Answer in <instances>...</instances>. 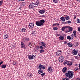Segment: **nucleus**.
Returning a JSON list of instances; mask_svg holds the SVG:
<instances>
[{
    "label": "nucleus",
    "instance_id": "f257e3e1",
    "mask_svg": "<svg viewBox=\"0 0 80 80\" xmlns=\"http://www.w3.org/2000/svg\"><path fill=\"white\" fill-rule=\"evenodd\" d=\"M73 72L71 71H68L65 72V75L66 78L63 79V80H69V79L72 78L73 76Z\"/></svg>",
    "mask_w": 80,
    "mask_h": 80
},
{
    "label": "nucleus",
    "instance_id": "f03ea898",
    "mask_svg": "<svg viewBox=\"0 0 80 80\" xmlns=\"http://www.w3.org/2000/svg\"><path fill=\"white\" fill-rule=\"evenodd\" d=\"M45 20L43 19L40 20V21H37L36 22V24L37 26L38 27H41L43 25L44 23H45Z\"/></svg>",
    "mask_w": 80,
    "mask_h": 80
},
{
    "label": "nucleus",
    "instance_id": "7ed1b4c3",
    "mask_svg": "<svg viewBox=\"0 0 80 80\" xmlns=\"http://www.w3.org/2000/svg\"><path fill=\"white\" fill-rule=\"evenodd\" d=\"M35 7V4L34 3L32 2V3H30L29 5V8L30 9H33Z\"/></svg>",
    "mask_w": 80,
    "mask_h": 80
},
{
    "label": "nucleus",
    "instance_id": "20e7f679",
    "mask_svg": "<svg viewBox=\"0 0 80 80\" xmlns=\"http://www.w3.org/2000/svg\"><path fill=\"white\" fill-rule=\"evenodd\" d=\"M28 56L29 60H33V59L35 57V56H34V55H28Z\"/></svg>",
    "mask_w": 80,
    "mask_h": 80
},
{
    "label": "nucleus",
    "instance_id": "39448f33",
    "mask_svg": "<svg viewBox=\"0 0 80 80\" xmlns=\"http://www.w3.org/2000/svg\"><path fill=\"white\" fill-rule=\"evenodd\" d=\"M56 55H57V56H60L61 55H62V51L61 50H58L57 52H56Z\"/></svg>",
    "mask_w": 80,
    "mask_h": 80
},
{
    "label": "nucleus",
    "instance_id": "423d86ee",
    "mask_svg": "<svg viewBox=\"0 0 80 80\" xmlns=\"http://www.w3.org/2000/svg\"><path fill=\"white\" fill-rule=\"evenodd\" d=\"M29 28H30L31 29L33 28L34 27V23L32 22L30 23L28 26Z\"/></svg>",
    "mask_w": 80,
    "mask_h": 80
},
{
    "label": "nucleus",
    "instance_id": "0eeeda50",
    "mask_svg": "<svg viewBox=\"0 0 80 80\" xmlns=\"http://www.w3.org/2000/svg\"><path fill=\"white\" fill-rule=\"evenodd\" d=\"M48 71L49 73H52L53 72V69H52V68L51 67H49L48 68Z\"/></svg>",
    "mask_w": 80,
    "mask_h": 80
},
{
    "label": "nucleus",
    "instance_id": "6e6552de",
    "mask_svg": "<svg viewBox=\"0 0 80 80\" xmlns=\"http://www.w3.org/2000/svg\"><path fill=\"white\" fill-rule=\"evenodd\" d=\"M38 65V68L40 69H42V70H44V69H45V68L44 66L42 65V64H39Z\"/></svg>",
    "mask_w": 80,
    "mask_h": 80
},
{
    "label": "nucleus",
    "instance_id": "1a4fd4ad",
    "mask_svg": "<svg viewBox=\"0 0 80 80\" xmlns=\"http://www.w3.org/2000/svg\"><path fill=\"white\" fill-rule=\"evenodd\" d=\"M78 51L77 50L74 49L72 51V53L73 55H77L78 53Z\"/></svg>",
    "mask_w": 80,
    "mask_h": 80
},
{
    "label": "nucleus",
    "instance_id": "9d476101",
    "mask_svg": "<svg viewBox=\"0 0 80 80\" xmlns=\"http://www.w3.org/2000/svg\"><path fill=\"white\" fill-rule=\"evenodd\" d=\"M64 61V58L63 57H61L59 59V62H62Z\"/></svg>",
    "mask_w": 80,
    "mask_h": 80
},
{
    "label": "nucleus",
    "instance_id": "9b49d317",
    "mask_svg": "<svg viewBox=\"0 0 80 80\" xmlns=\"http://www.w3.org/2000/svg\"><path fill=\"white\" fill-rule=\"evenodd\" d=\"M31 35L32 36H36L37 35V32L34 31H32V33H31Z\"/></svg>",
    "mask_w": 80,
    "mask_h": 80
},
{
    "label": "nucleus",
    "instance_id": "f8f14e48",
    "mask_svg": "<svg viewBox=\"0 0 80 80\" xmlns=\"http://www.w3.org/2000/svg\"><path fill=\"white\" fill-rule=\"evenodd\" d=\"M45 12V10L43 9L40 10L39 11V12L40 13H41V14H43V13H44Z\"/></svg>",
    "mask_w": 80,
    "mask_h": 80
},
{
    "label": "nucleus",
    "instance_id": "ddd939ff",
    "mask_svg": "<svg viewBox=\"0 0 80 80\" xmlns=\"http://www.w3.org/2000/svg\"><path fill=\"white\" fill-rule=\"evenodd\" d=\"M8 38V34L5 33L4 36V38L5 40H7Z\"/></svg>",
    "mask_w": 80,
    "mask_h": 80
},
{
    "label": "nucleus",
    "instance_id": "4468645a",
    "mask_svg": "<svg viewBox=\"0 0 80 80\" xmlns=\"http://www.w3.org/2000/svg\"><path fill=\"white\" fill-rule=\"evenodd\" d=\"M64 18H65V19H66V20H70V17L67 15H65V17H64Z\"/></svg>",
    "mask_w": 80,
    "mask_h": 80
},
{
    "label": "nucleus",
    "instance_id": "2eb2a0df",
    "mask_svg": "<svg viewBox=\"0 0 80 80\" xmlns=\"http://www.w3.org/2000/svg\"><path fill=\"white\" fill-rule=\"evenodd\" d=\"M41 45L42 46H43L44 48H45L46 47V44L44 42H41Z\"/></svg>",
    "mask_w": 80,
    "mask_h": 80
},
{
    "label": "nucleus",
    "instance_id": "dca6fc26",
    "mask_svg": "<svg viewBox=\"0 0 80 80\" xmlns=\"http://www.w3.org/2000/svg\"><path fill=\"white\" fill-rule=\"evenodd\" d=\"M67 68H64L62 70V72L63 73H65L67 72Z\"/></svg>",
    "mask_w": 80,
    "mask_h": 80
},
{
    "label": "nucleus",
    "instance_id": "f3484780",
    "mask_svg": "<svg viewBox=\"0 0 80 80\" xmlns=\"http://www.w3.org/2000/svg\"><path fill=\"white\" fill-rule=\"evenodd\" d=\"M68 28L69 31L72 32L73 30V28L70 26H68Z\"/></svg>",
    "mask_w": 80,
    "mask_h": 80
},
{
    "label": "nucleus",
    "instance_id": "a211bd4d",
    "mask_svg": "<svg viewBox=\"0 0 80 80\" xmlns=\"http://www.w3.org/2000/svg\"><path fill=\"white\" fill-rule=\"evenodd\" d=\"M34 4H35V5H37V6H38L39 5V2H38L37 1H34Z\"/></svg>",
    "mask_w": 80,
    "mask_h": 80
},
{
    "label": "nucleus",
    "instance_id": "6ab92c4d",
    "mask_svg": "<svg viewBox=\"0 0 80 80\" xmlns=\"http://www.w3.org/2000/svg\"><path fill=\"white\" fill-rule=\"evenodd\" d=\"M43 72V71L42 70L40 69L38 70V73L39 74H40V73H42Z\"/></svg>",
    "mask_w": 80,
    "mask_h": 80
},
{
    "label": "nucleus",
    "instance_id": "aec40b11",
    "mask_svg": "<svg viewBox=\"0 0 80 80\" xmlns=\"http://www.w3.org/2000/svg\"><path fill=\"white\" fill-rule=\"evenodd\" d=\"M60 19L62 22H65V17H61L60 18Z\"/></svg>",
    "mask_w": 80,
    "mask_h": 80
},
{
    "label": "nucleus",
    "instance_id": "412c9836",
    "mask_svg": "<svg viewBox=\"0 0 80 80\" xmlns=\"http://www.w3.org/2000/svg\"><path fill=\"white\" fill-rule=\"evenodd\" d=\"M21 45H22L21 47V48H24V47H25V44H24V43H23V42H21Z\"/></svg>",
    "mask_w": 80,
    "mask_h": 80
},
{
    "label": "nucleus",
    "instance_id": "4be33fe9",
    "mask_svg": "<svg viewBox=\"0 0 80 80\" xmlns=\"http://www.w3.org/2000/svg\"><path fill=\"white\" fill-rule=\"evenodd\" d=\"M67 28H68V26H66L64 27H62V28L61 30H62V31H64V30H65V29H66Z\"/></svg>",
    "mask_w": 80,
    "mask_h": 80
},
{
    "label": "nucleus",
    "instance_id": "5701e85b",
    "mask_svg": "<svg viewBox=\"0 0 80 80\" xmlns=\"http://www.w3.org/2000/svg\"><path fill=\"white\" fill-rule=\"evenodd\" d=\"M59 38L60 39V40H63L65 37L63 36H61L59 37Z\"/></svg>",
    "mask_w": 80,
    "mask_h": 80
},
{
    "label": "nucleus",
    "instance_id": "b1692460",
    "mask_svg": "<svg viewBox=\"0 0 80 80\" xmlns=\"http://www.w3.org/2000/svg\"><path fill=\"white\" fill-rule=\"evenodd\" d=\"M26 31V29L25 28H22L21 29V32L22 33H24Z\"/></svg>",
    "mask_w": 80,
    "mask_h": 80
},
{
    "label": "nucleus",
    "instance_id": "393cba45",
    "mask_svg": "<svg viewBox=\"0 0 80 80\" xmlns=\"http://www.w3.org/2000/svg\"><path fill=\"white\" fill-rule=\"evenodd\" d=\"M67 44L69 47H73V44H72V43L68 42Z\"/></svg>",
    "mask_w": 80,
    "mask_h": 80
},
{
    "label": "nucleus",
    "instance_id": "a878e982",
    "mask_svg": "<svg viewBox=\"0 0 80 80\" xmlns=\"http://www.w3.org/2000/svg\"><path fill=\"white\" fill-rule=\"evenodd\" d=\"M73 33H74V37L75 38H77V36H76V31H73Z\"/></svg>",
    "mask_w": 80,
    "mask_h": 80
},
{
    "label": "nucleus",
    "instance_id": "bb28decb",
    "mask_svg": "<svg viewBox=\"0 0 80 80\" xmlns=\"http://www.w3.org/2000/svg\"><path fill=\"white\" fill-rule=\"evenodd\" d=\"M70 61H67V60H66V62H64V65H66V64H68Z\"/></svg>",
    "mask_w": 80,
    "mask_h": 80
},
{
    "label": "nucleus",
    "instance_id": "cd10ccee",
    "mask_svg": "<svg viewBox=\"0 0 80 80\" xmlns=\"http://www.w3.org/2000/svg\"><path fill=\"white\" fill-rule=\"evenodd\" d=\"M72 64H73V62H69V63L67 64V65L71 66V65H72Z\"/></svg>",
    "mask_w": 80,
    "mask_h": 80
},
{
    "label": "nucleus",
    "instance_id": "c85d7f7f",
    "mask_svg": "<svg viewBox=\"0 0 80 80\" xmlns=\"http://www.w3.org/2000/svg\"><path fill=\"white\" fill-rule=\"evenodd\" d=\"M7 67L6 65H3L1 66V68H6V67Z\"/></svg>",
    "mask_w": 80,
    "mask_h": 80
},
{
    "label": "nucleus",
    "instance_id": "c756f323",
    "mask_svg": "<svg viewBox=\"0 0 80 80\" xmlns=\"http://www.w3.org/2000/svg\"><path fill=\"white\" fill-rule=\"evenodd\" d=\"M58 0H53V2L54 3H57L58 2Z\"/></svg>",
    "mask_w": 80,
    "mask_h": 80
},
{
    "label": "nucleus",
    "instance_id": "7c9ffc66",
    "mask_svg": "<svg viewBox=\"0 0 80 80\" xmlns=\"http://www.w3.org/2000/svg\"><path fill=\"white\" fill-rule=\"evenodd\" d=\"M67 38L70 40H72V38L70 37V36H68L67 37Z\"/></svg>",
    "mask_w": 80,
    "mask_h": 80
},
{
    "label": "nucleus",
    "instance_id": "2f4dec72",
    "mask_svg": "<svg viewBox=\"0 0 80 80\" xmlns=\"http://www.w3.org/2000/svg\"><path fill=\"white\" fill-rule=\"evenodd\" d=\"M53 29L54 30H58V28L57 27H54L53 28Z\"/></svg>",
    "mask_w": 80,
    "mask_h": 80
},
{
    "label": "nucleus",
    "instance_id": "473e14b6",
    "mask_svg": "<svg viewBox=\"0 0 80 80\" xmlns=\"http://www.w3.org/2000/svg\"><path fill=\"white\" fill-rule=\"evenodd\" d=\"M77 23H80V19H77Z\"/></svg>",
    "mask_w": 80,
    "mask_h": 80
},
{
    "label": "nucleus",
    "instance_id": "72a5a7b5",
    "mask_svg": "<svg viewBox=\"0 0 80 80\" xmlns=\"http://www.w3.org/2000/svg\"><path fill=\"white\" fill-rule=\"evenodd\" d=\"M39 52L40 53H43L44 52V50L42 49L40 50Z\"/></svg>",
    "mask_w": 80,
    "mask_h": 80
},
{
    "label": "nucleus",
    "instance_id": "f704fd0d",
    "mask_svg": "<svg viewBox=\"0 0 80 80\" xmlns=\"http://www.w3.org/2000/svg\"><path fill=\"white\" fill-rule=\"evenodd\" d=\"M3 1L2 0L0 1V6H1L3 4Z\"/></svg>",
    "mask_w": 80,
    "mask_h": 80
},
{
    "label": "nucleus",
    "instance_id": "c9c22d12",
    "mask_svg": "<svg viewBox=\"0 0 80 80\" xmlns=\"http://www.w3.org/2000/svg\"><path fill=\"white\" fill-rule=\"evenodd\" d=\"M67 23L68 24H70V23H72V22H71V21H70V20H68V21L67 22Z\"/></svg>",
    "mask_w": 80,
    "mask_h": 80
},
{
    "label": "nucleus",
    "instance_id": "e433bc0d",
    "mask_svg": "<svg viewBox=\"0 0 80 80\" xmlns=\"http://www.w3.org/2000/svg\"><path fill=\"white\" fill-rule=\"evenodd\" d=\"M41 75V76H42V77H43V76H44V75H45V73L44 72V73H42V74Z\"/></svg>",
    "mask_w": 80,
    "mask_h": 80
},
{
    "label": "nucleus",
    "instance_id": "4c0bfd02",
    "mask_svg": "<svg viewBox=\"0 0 80 80\" xmlns=\"http://www.w3.org/2000/svg\"><path fill=\"white\" fill-rule=\"evenodd\" d=\"M36 48L37 49H39V48H40V46H37L36 47Z\"/></svg>",
    "mask_w": 80,
    "mask_h": 80
},
{
    "label": "nucleus",
    "instance_id": "58836bf2",
    "mask_svg": "<svg viewBox=\"0 0 80 80\" xmlns=\"http://www.w3.org/2000/svg\"><path fill=\"white\" fill-rule=\"evenodd\" d=\"M33 76V75L32 74V73H30L29 75V76L30 77H32Z\"/></svg>",
    "mask_w": 80,
    "mask_h": 80
},
{
    "label": "nucleus",
    "instance_id": "ea45409f",
    "mask_svg": "<svg viewBox=\"0 0 80 80\" xmlns=\"http://www.w3.org/2000/svg\"><path fill=\"white\" fill-rule=\"evenodd\" d=\"M26 41H29V38H26L25 39Z\"/></svg>",
    "mask_w": 80,
    "mask_h": 80
},
{
    "label": "nucleus",
    "instance_id": "a19ab883",
    "mask_svg": "<svg viewBox=\"0 0 80 80\" xmlns=\"http://www.w3.org/2000/svg\"><path fill=\"white\" fill-rule=\"evenodd\" d=\"M43 47H43L42 46H39V48H40V49H43Z\"/></svg>",
    "mask_w": 80,
    "mask_h": 80
},
{
    "label": "nucleus",
    "instance_id": "79ce46f5",
    "mask_svg": "<svg viewBox=\"0 0 80 80\" xmlns=\"http://www.w3.org/2000/svg\"><path fill=\"white\" fill-rule=\"evenodd\" d=\"M74 70H75V71H77L78 70V67H76L75 69Z\"/></svg>",
    "mask_w": 80,
    "mask_h": 80
},
{
    "label": "nucleus",
    "instance_id": "37998d69",
    "mask_svg": "<svg viewBox=\"0 0 80 80\" xmlns=\"http://www.w3.org/2000/svg\"><path fill=\"white\" fill-rule=\"evenodd\" d=\"M65 33H68L69 32V31L68 30H67L66 31H64Z\"/></svg>",
    "mask_w": 80,
    "mask_h": 80
},
{
    "label": "nucleus",
    "instance_id": "c03bdc74",
    "mask_svg": "<svg viewBox=\"0 0 80 80\" xmlns=\"http://www.w3.org/2000/svg\"><path fill=\"white\" fill-rule=\"evenodd\" d=\"M13 64L14 65H15V64H16V62H15V61H13Z\"/></svg>",
    "mask_w": 80,
    "mask_h": 80
},
{
    "label": "nucleus",
    "instance_id": "a18cd8bd",
    "mask_svg": "<svg viewBox=\"0 0 80 80\" xmlns=\"http://www.w3.org/2000/svg\"><path fill=\"white\" fill-rule=\"evenodd\" d=\"M76 46H78V45H79V44L78 43V42H77L76 43Z\"/></svg>",
    "mask_w": 80,
    "mask_h": 80
},
{
    "label": "nucleus",
    "instance_id": "49530a36",
    "mask_svg": "<svg viewBox=\"0 0 80 80\" xmlns=\"http://www.w3.org/2000/svg\"><path fill=\"white\" fill-rule=\"evenodd\" d=\"M22 4H23V5H24L25 6L26 5V3L25 2H22Z\"/></svg>",
    "mask_w": 80,
    "mask_h": 80
},
{
    "label": "nucleus",
    "instance_id": "de8ad7c7",
    "mask_svg": "<svg viewBox=\"0 0 80 80\" xmlns=\"http://www.w3.org/2000/svg\"><path fill=\"white\" fill-rule=\"evenodd\" d=\"M3 63V61H2L0 62V65H2V64Z\"/></svg>",
    "mask_w": 80,
    "mask_h": 80
},
{
    "label": "nucleus",
    "instance_id": "09e8293b",
    "mask_svg": "<svg viewBox=\"0 0 80 80\" xmlns=\"http://www.w3.org/2000/svg\"><path fill=\"white\" fill-rule=\"evenodd\" d=\"M56 25H57V24L56 23H55L53 24V27H55Z\"/></svg>",
    "mask_w": 80,
    "mask_h": 80
},
{
    "label": "nucleus",
    "instance_id": "8fccbe9b",
    "mask_svg": "<svg viewBox=\"0 0 80 80\" xmlns=\"http://www.w3.org/2000/svg\"><path fill=\"white\" fill-rule=\"evenodd\" d=\"M75 58L76 59H78V56H76L75 57Z\"/></svg>",
    "mask_w": 80,
    "mask_h": 80
},
{
    "label": "nucleus",
    "instance_id": "3c124183",
    "mask_svg": "<svg viewBox=\"0 0 80 80\" xmlns=\"http://www.w3.org/2000/svg\"><path fill=\"white\" fill-rule=\"evenodd\" d=\"M78 31H79L80 32V28L79 27L78 28Z\"/></svg>",
    "mask_w": 80,
    "mask_h": 80
},
{
    "label": "nucleus",
    "instance_id": "603ef678",
    "mask_svg": "<svg viewBox=\"0 0 80 80\" xmlns=\"http://www.w3.org/2000/svg\"><path fill=\"white\" fill-rule=\"evenodd\" d=\"M76 17H77V16H76V15H75V16L74 17V18L75 20V19H76Z\"/></svg>",
    "mask_w": 80,
    "mask_h": 80
},
{
    "label": "nucleus",
    "instance_id": "864d4df0",
    "mask_svg": "<svg viewBox=\"0 0 80 80\" xmlns=\"http://www.w3.org/2000/svg\"><path fill=\"white\" fill-rule=\"evenodd\" d=\"M56 25L57 26H58V25H59V23H56Z\"/></svg>",
    "mask_w": 80,
    "mask_h": 80
},
{
    "label": "nucleus",
    "instance_id": "5fc2aeb1",
    "mask_svg": "<svg viewBox=\"0 0 80 80\" xmlns=\"http://www.w3.org/2000/svg\"><path fill=\"white\" fill-rule=\"evenodd\" d=\"M67 43H68L66 41V42H64V44H67Z\"/></svg>",
    "mask_w": 80,
    "mask_h": 80
},
{
    "label": "nucleus",
    "instance_id": "6e6d98bb",
    "mask_svg": "<svg viewBox=\"0 0 80 80\" xmlns=\"http://www.w3.org/2000/svg\"><path fill=\"white\" fill-rule=\"evenodd\" d=\"M64 23H65V24H67L68 23H67V22H64Z\"/></svg>",
    "mask_w": 80,
    "mask_h": 80
},
{
    "label": "nucleus",
    "instance_id": "4d7b16f0",
    "mask_svg": "<svg viewBox=\"0 0 80 80\" xmlns=\"http://www.w3.org/2000/svg\"><path fill=\"white\" fill-rule=\"evenodd\" d=\"M42 17H45V15H43L42 16Z\"/></svg>",
    "mask_w": 80,
    "mask_h": 80
},
{
    "label": "nucleus",
    "instance_id": "13d9d810",
    "mask_svg": "<svg viewBox=\"0 0 80 80\" xmlns=\"http://www.w3.org/2000/svg\"><path fill=\"white\" fill-rule=\"evenodd\" d=\"M73 37H72L71 38V40H73Z\"/></svg>",
    "mask_w": 80,
    "mask_h": 80
},
{
    "label": "nucleus",
    "instance_id": "bf43d9fd",
    "mask_svg": "<svg viewBox=\"0 0 80 80\" xmlns=\"http://www.w3.org/2000/svg\"><path fill=\"white\" fill-rule=\"evenodd\" d=\"M18 1H23V0H18Z\"/></svg>",
    "mask_w": 80,
    "mask_h": 80
},
{
    "label": "nucleus",
    "instance_id": "052dcab7",
    "mask_svg": "<svg viewBox=\"0 0 80 80\" xmlns=\"http://www.w3.org/2000/svg\"><path fill=\"white\" fill-rule=\"evenodd\" d=\"M24 6H25L24 5L22 4V7H24Z\"/></svg>",
    "mask_w": 80,
    "mask_h": 80
},
{
    "label": "nucleus",
    "instance_id": "680f3d73",
    "mask_svg": "<svg viewBox=\"0 0 80 80\" xmlns=\"http://www.w3.org/2000/svg\"><path fill=\"white\" fill-rule=\"evenodd\" d=\"M63 23H64V22H62V24H63Z\"/></svg>",
    "mask_w": 80,
    "mask_h": 80
},
{
    "label": "nucleus",
    "instance_id": "e2e57ef3",
    "mask_svg": "<svg viewBox=\"0 0 80 80\" xmlns=\"http://www.w3.org/2000/svg\"><path fill=\"white\" fill-rule=\"evenodd\" d=\"M79 68H80V64L79 65Z\"/></svg>",
    "mask_w": 80,
    "mask_h": 80
},
{
    "label": "nucleus",
    "instance_id": "0e129e2a",
    "mask_svg": "<svg viewBox=\"0 0 80 80\" xmlns=\"http://www.w3.org/2000/svg\"><path fill=\"white\" fill-rule=\"evenodd\" d=\"M77 1H78V2H80V0H77Z\"/></svg>",
    "mask_w": 80,
    "mask_h": 80
},
{
    "label": "nucleus",
    "instance_id": "69168bd1",
    "mask_svg": "<svg viewBox=\"0 0 80 80\" xmlns=\"http://www.w3.org/2000/svg\"><path fill=\"white\" fill-rule=\"evenodd\" d=\"M57 36H60V35L59 34H57Z\"/></svg>",
    "mask_w": 80,
    "mask_h": 80
},
{
    "label": "nucleus",
    "instance_id": "338daca9",
    "mask_svg": "<svg viewBox=\"0 0 80 80\" xmlns=\"http://www.w3.org/2000/svg\"><path fill=\"white\" fill-rule=\"evenodd\" d=\"M31 44V43H29V45H30Z\"/></svg>",
    "mask_w": 80,
    "mask_h": 80
},
{
    "label": "nucleus",
    "instance_id": "774afa93",
    "mask_svg": "<svg viewBox=\"0 0 80 80\" xmlns=\"http://www.w3.org/2000/svg\"><path fill=\"white\" fill-rule=\"evenodd\" d=\"M79 70H80V68H79Z\"/></svg>",
    "mask_w": 80,
    "mask_h": 80
}]
</instances>
